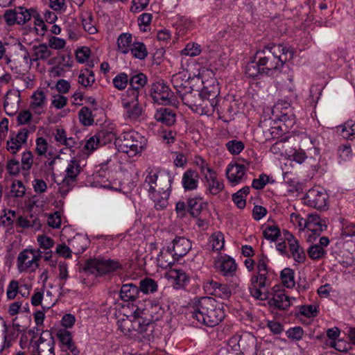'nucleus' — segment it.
<instances>
[{
  "mask_svg": "<svg viewBox=\"0 0 355 355\" xmlns=\"http://www.w3.org/2000/svg\"><path fill=\"white\" fill-rule=\"evenodd\" d=\"M293 51L282 44H274L259 50L255 53V58L261 64L265 75L275 76L280 73L284 64L293 59Z\"/></svg>",
  "mask_w": 355,
  "mask_h": 355,
  "instance_id": "obj_1",
  "label": "nucleus"
},
{
  "mask_svg": "<svg viewBox=\"0 0 355 355\" xmlns=\"http://www.w3.org/2000/svg\"><path fill=\"white\" fill-rule=\"evenodd\" d=\"M89 55L90 49L87 46L78 49L76 52V58L79 63L85 62V61L89 58Z\"/></svg>",
  "mask_w": 355,
  "mask_h": 355,
  "instance_id": "obj_64",
  "label": "nucleus"
},
{
  "mask_svg": "<svg viewBox=\"0 0 355 355\" xmlns=\"http://www.w3.org/2000/svg\"><path fill=\"white\" fill-rule=\"evenodd\" d=\"M132 42L131 34L127 33L121 34L117 40L119 50L124 54L128 53L131 48L130 46L132 45Z\"/></svg>",
  "mask_w": 355,
  "mask_h": 355,
  "instance_id": "obj_36",
  "label": "nucleus"
},
{
  "mask_svg": "<svg viewBox=\"0 0 355 355\" xmlns=\"http://www.w3.org/2000/svg\"><path fill=\"white\" fill-rule=\"evenodd\" d=\"M119 262L113 259L96 258L86 261L84 270L96 276H102L121 268Z\"/></svg>",
  "mask_w": 355,
  "mask_h": 355,
  "instance_id": "obj_5",
  "label": "nucleus"
},
{
  "mask_svg": "<svg viewBox=\"0 0 355 355\" xmlns=\"http://www.w3.org/2000/svg\"><path fill=\"white\" fill-rule=\"evenodd\" d=\"M191 248V243L189 239L184 236H176L172 241V247H168V251L172 253L173 256L182 257Z\"/></svg>",
  "mask_w": 355,
  "mask_h": 355,
  "instance_id": "obj_14",
  "label": "nucleus"
},
{
  "mask_svg": "<svg viewBox=\"0 0 355 355\" xmlns=\"http://www.w3.org/2000/svg\"><path fill=\"white\" fill-rule=\"evenodd\" d=\"M37 351L39 355H55L53 338L51 337V340L44 345H37Z\"/></svg>",
  "mask_w": 355,
  "mask_h": 355,
  "instance_id": "obj_51",
  "label": "nucleus"
},
{
  "mask_svg": "<svg viewBox=\"0 0 355 355\" xmlns=\"http://www.w3.org/2000/svg\"><path fill=\"white\" fill-rule=\"evenodd\" d=\"M201 52L200 46L195 42L189 43L186 47L182 51V54L194 57L198 55Z\"/></svg>",
  "mask_w": 355,
  "mask_h": 355,
  "instance_id": "obj_54",
  "label": "nucleus"
},
{
  "mask_svg": "<svg viewBox=\"0 0 355 355\" xmlns=\"http://www.w3.org/2000/svg\"><path fill=\"white\" fill-rule=\"evenodd\" d=\"M82 24L83 28L89 34H94L97 32L96 28L92 24L93 17L90 14H87V16L82 15Z\"/></svg>",
  "mask_w": 355,
  "mask_h": 355,
  "instance_id": "obj_55",
  "label": "nucleus"
},
{
  "mask_svg": "<svg viewBox=\"0 0 355 355\" xmlns=\"http://www.w3.org/2000/svg\"><path fill=\"white\" fill-rule=\"evenodd\" d=\"M249 162L230 163L226 170V175L230 182L238 184L250 168Z\"/></svg>",
  "mask_w": 355,
  "mask_h": 355,
  "instance_id": "obj_13",
  "label": "nucleus"
},
{
  "mask_svg": "<svg viewBox=\"0 0 355 355\" xmlns=\"http://www.w3.org/2000/svg\"><path fill=\"white\" fill-rule=\"evenodd\" d=\"M171 276L174 279L177 288H182L189 282V276L182 269H173Z\"/></svg>",
  "mask_w": 355,
  "mask_h": 355,
  "instance_id": "obj_34",
  "label": "nucleus"
},
{
  "mask_svg": "<svg viewBox=\"0 0 355 355\" xmlns=\"http://www.w3.org/2000/svg\"><path fill=\"white\" fill-rule=\"evenodd\" d=\"M307 253L311 259L315 260L322 258L325 255L326 251L321 245L314 244L308 248Z\"/></svg>",
  "mask_w": 355,
  "mask_h": 355,
  "instance_id": "obj_46",
  "label": "nucleus"
},
{
  "mask_svg": "<svg viewBox=\"0 0 355 355\" xmlns=\"http://www.w3.org/2000/svg\"><path fill=\"white\" fill-rule=\"evenodd\" d=\"M94 81V73L91 70L85 69L84 71H81L78 76V83L84 87L91 85Z\"/></svg>",
  "mask_w": 355,
  "mask_h": 355,
  "instance_id": "obj_43",
  "label": "nucleus"
},
{
  "mask_svg": "<svg viewBox=\"0 0 355 355\" xmlns=\"http://www.w3.org/2000/svg\"><path fill=\"white\" fill-rule=\"evenodd\" d=\"M148 312H150V315L151 318H149L155 324V321L159 320L162 318L164 313V309L161 307V306L158 304H152L151 305V311Z\"/></svg>",
  "mask_w": 355,
  "mask_h": 355,
  "instance_id": "obj_59",
  "label": "nucleus"
},
{
  "mask_svg": "<svg viewBox=\"0 0 355 355\" xmlns=\"http://www.w3.org/2000/svg\"><path fill=\"white\" fill-rule=\"evenodd\" d=\"M171 83L176 89V92L181 95V93H184L188 90L189 83L188 80H185L181 73H177L172 76Z\"/></svg>",
  "mask_w": 355,
  "mask_h": 355,
  "instance_id": "obj_35",
  "label": "nucleus"
},
{
  "mask_svg": "<svg viewBox=\"0 0 355 355\" xmlns=\"http://www.w3.org/2000/svg\"><path fill=\"white\" fill-rule=\"evenodd\" d=\"M6 168L10 175H17L20 171V163L15 159H11L8 161Z\"/></svg>",
  "mask_w": 355,
  "mask_h": 355,
  "instance_id": "obj_63",
  "label": "nucleus"
},
{
  "mask_svg": "<svg viewBox=\"0 0 355 355\" xmlns=\"http://www.w3.org/2000/svg\"><path fill=\"white\" fill-rule=\"evenodd\" d=\"M288 245L293 259L299 263H304L306 259V254L298 241H293V243H291Z\"/></svg>",
  "mask_w": 355,
  "mask_h": 355,
  "instance_id": "obj_33",
  "label": "nucleus"
},
{
  "mask_svg": "<svg viewBox=\"0 0 355 355\" xmlns=\"http://www.w3.org/2000/svg\"><path fill=\"white\" fill-rule=\"evenodd\" d=\"M123 107L125 110V116L130 121L139 120L144 110L139 103V96L133 94V96H127L122 98Z\"/></svg>",
  "mask_w": 355,
  "mask_h": 355,
  "instance_id": "obj_11",
  "label": "nucleus"
},
{
  "mask_svg": "<svg viewBox=\"0 0 355 355\" xmlns=\"http://www.w3.org/2000/svg\"><path fill=\"white\" fill-rule=\"evenodd\" d=\"M139 288L130 283L122 285L120 292L119 297L124 302H133L139 297Z\"/></svg>",
  "mask_w": 355,
  "mask_h": 355,
  "instance_id": "obj_21",
  "label": "nucleus"
},
{
  "mask_svg": "<svg viewBox=\"0 0 355 355\" xmlns=\"http://www.w3.org/2000/svg\"><path fill=\"white\" fill-rule=\"evenodd\" d=\"M268 277L264 274L253 275L251 277L249 286L250 295L257 300H266L270 295Z\"/></svg>",
  "mask_w": 355,
  "mask_h": 355,
  "instance_id": "obj_6",
  "label": "nucleus"
},
{
  "mask_svg": "<svg viewBox=\"0 0 355 355\" xmlns=\"http://www.w3.org/2000/svg\"><path fill=\"white\" fill-rule=\"evenodd\" d=\"M147 314L146 310L137 308L132 319L126 316L117 321L118 328L125 336H137L148 341L153 340L156 324L147 318Z\"/></svg>",
  "mask_w": 355,
  "mask_h": 355,
  "instance_id": "obj_3",
  "label": "nucleus"
},
{
  "mask_svg": "<svg viewBox=\"0 0 355 355\" xmlns=\"http://www.w3.org/2000/svg\"><path fill=\"white\" fill-rule=\"evenodd\" d=\"M204 178L205 179V186L209 193L217 195L223 190L224 184L223 182L218 178L215 171L207 174Z\"/></svg>",
  "mask_w": 355,
  "mask_h": 355,
  "instance_id": "obj_18",
  "label": "nucleus"
},
{
  "mask_svg": "<svg viewBox=\"0 0 355 355\" xmlns=\"http://www.w3.org/2000/svg\"><path fill=\"white\" fill-rule=\"evenodd\" d=\"M269 182V177L266 174H261L257 179H254L252 183V188L257 190H261L264 188Z\"/></svg>",
  "mask_w": 355,
  "mask_h": 355,
  "instance_id": "obj_60",
  "label": "nucleus"
},
{
  "mask_svg": "<svg viewBox=\"0 0 355 355\" xmlns=\"http://www.w3.org/2000/svg\"><path fill=\"white\" fill-rule=\"evenodd\" d=\"M217 267L224 276L232 277L236 270V263L235 261L230 257H223L220 261L217 263Z\"/></svg>",
  "mask_w": 355,
  "mask_h": 355,
  "instance_id": "obj_24",
  "label": "nucleus"
},
{
  "mask_svg": "<svg viewBox=\"0 0 355 355\" xmlns=\"http://www.w3.org/2000/svg\"><path fill=\"white\" fill-rule=\"evenodd\" d=\"M25 187L20 180H15L12 183L11 192L17 198L23 197L25 194Z\"/></svg>",
  "mask_w": 355,
  "mask_h": 355,
  "instance_id": "obj_57",
  "label": "nucleus"
},
{
  "mask_svg": "<svg viewBox=\"0 0 355 355\" xmlns=\"http://www.w3.org/2000/svg\"><path fill=\"white\" fill-rule=\"evenodd\" d=\"M256 338L250 333H244L239 336L238 346L242 351H248L256 346Z\"/></svg>",
  "mask_w": 355,
  "mask_h": 355,
  "instance_id": "obj_32",
  "label": "nucleus"
},
{
  "mask_svg": "<svg viewBox=\"0 0 355 355\" xmlns=\"http://www.w3.org/2000/svg\"><path fill=\"white\" fill-rule=\"evenodd\" d=\"M141 140L137 132H125L116 139L114 144L119 151L133 157L142 151L144 145Z\"/></svg>",
  "mask_w": 355,
  "mask_h": 355,
  "instance_id": "obj_4",
  "label": "nucleus"
},
{
  "mask_svg": "<svg viewBox=\"0 0 355 355\" xmlns=\"http://www.w3.org/2000/svg\"><path fill=\"white\" fill-rule=\"evenodd\" d=\"M244 73L248 77L252 78H259L260 76L265 75V72L261 64L258 62V60L255 58V55L253 57V60H250L246 64Z\"/></svg>",
  "mask_w": 355,
  "mask_h": 355,
  "instance_id": "obj_29",
  "label": "nucleus"
},
{
  "mask_svg": "<svg viewBox=\"0 0 355 355\" xmlns=\"http://www.w3.org/2000/svg\"><path fill=\"white\" fill-rule=\"evenodd\" d=\"M146 82L147 78L142 73L132 76L129 79L130 87L126 91L127 96H133V93L134 95L139 96V89L146 84Z\"/></svg>",
  "mask_w": 355,
  "mask_h": 355,
  "instance_id": "obj_20",
  "label": "nucleus"
},
{
  "mask_svg": "<svg viewBox=\"0 0 355 355\" xmlns=\"http://www.w3.org/2000/svg\"><path fill=\"white\" fill-rule=\"evenodd\" d=\"M205 292L211 295H214L223 300H227L232 295L230 287L225 284H221L214 279H208L203 284Z\"/></svg>",
  "mask_w": 355,
  "mask_h": 355,
  "instance_id": "obj_12",
  "label": "nucleus"
},
{
  "mask_svg": "<svg viewBox=\"0 0 355 355\" xmlns=\"http://www.w3.org/2000/svg\"><path fill=\"white\" fill-rule=\"evenodd\" d=\"M157 174L153 173L152 171L149 172L146 176L144 187L146 188L148 194L157 191L155 187L157 185Z\"/></svg>",
  "mask_w": 355,
  "mask_h": 355,
  "instance_id": "obj_45",
  "label": "nucleus"
},
{
  "mask_svg": "<svg viewBox=\"0 0 355 355\" xmlns=\"http://www.w3.org/2000/svg\"><path fill=\"white\" fill-rule=\"evenodd\" d=\"M196 164L199 167L200 173L203 176L209 174L214 171L209 166V164L202 157H198L196 159Z\"/></svg>",
  "mask_w": 355,
  "mask_h": 355,
  "instance_id": "obj_61",
  "label": "nucleus"
},
{
  "mask_svg": "<svg viewBox=\"0 0 355 355\" xmlns=\"http://www.w3.org/2000/svg\"><path fill=\"white\" fill-rule=\"evenodd\" d=\"M353 236H355V224L346 223L343 225L340 238L347 239Z\"/></svg>",
  "mask_w": 355,
  "mask_h": 355,
  "instance_id": "obj_56",
  "label": "nucleus"
},
{
  "mask_svg": "<svg viewBox=\"0 0 355 355\" xmlns=\"http://www.w3.org/2000/svg\"><path fill=\"white\" fill-rule=\"evenodd\" d=\"M81 172V166L80 161L75 159H71L65 170L66 175L64 179L73 182L74 183L77 181V177Z\"/></svg>",
  "mask_w": 355,
  "mask_h": 355,
  "instance_id": "obj_28",
  "label": "nucleus"
},
{
  "mask_svg": "<svg viewBox=\"0 0 355 355\" xmlns=\"http://www.w3.org/2000/svg\"><path fill=\"white\" fill-rule=\"evenodd\" d=\"M33 54L31 59V63L38 60H46L51 56L52 51L46 44H40L33 46Z\"/></svg>",
  "mask_w": 355,
  "mask_h": 355,
  "instance_id": "obj_27",
  "label": "nucleus"
},
{
  "mask_svg": "<svg viewBox=\"0 0 355 355\" xmlns=\"http://www.w3.org/2000/svg\"><path fill=\"white\" fill-rule=\"evenodd\" d=\"M328 198V194L324 189L313 187L306 192L304 203L318 210H324L327 208Z\"/></svg>",
  "mask_w": 355,
  "mask_h": 355,
  "instance_id": "obj_8",
  "label": "nucleus"
},
{
  "mask_svg": "<svg viewBox=\"0 0 355 355\" xmlns=\"http://www.w3.org/2000/svg\"><path fill=\"white\" fill-rule=\"evenodd\" d=\"M139 292L144 294L153 293L157 291V282L151 278L146 277L139 283Z\"/></svg>",
  "mask_w": 355,
  "mask_h": 355,
  "instance_id": "obj_37",
  "label": "nucleus"
},
{
  "mask_svg": "<svg viewBox=\"0 0 355 355\" xmlns=\"http://www.w3.org/2000/svg\"><path fill=\"white\" fill-rule=\"evenodd\" d=\"M97 143L101 146L111 143L113 140H116V134L110 128H103L95 134Z\"/></svg>",
  "mask_w": 355,
  "mask_h": 355,
  "instance_id": "obj_31",
  "label": "nucleus"
},
{
  "mask_svg": "<svg viewBox=\"0 0 355 355\" xmlns=\"http://www.w3.org/2000/svg\"><path fill=\"white\" fill-rule=\"evenodd\" d=\"M46 96L44 92L42 91H37L32 95V102L30 107L32 110H35L39 107H42L44 105Z\"/></svg>",
  "mask_w": 355,
  "mask_h": 355,
  "instance_id": "obj_49",
  "label": "nucleus"
},
{
  "mask_svg": "<svg viewBox=\"0 0 355 355\" xmlns=\"http://www.w3.org/2000/svg\"><path fill=\"white\" fill-rule=\"evenodd\" d=\"M78 116L80 121L85 126L92 125L94 122L92 112L87 107H83L80 110Z\"/></svg>",
  "mask_w": 355,
  "mask_h": 355,
  "instance_id": "obj_39",
  "label": "nucleus"
},
{
  "mask_svg": "<svg viewBox=\"0 0 355 355\" xmlns=\"http://www.w3.org/2000/svg\"><path fill=\"white\" fill-rule=\"evenodd\" d=\"M155 119L167 126H171L175 122V113L168 108H160L156 111Z\"/></svg>",
  "mask_w": 355,
  "mask_h": 355,
  "instance_id": "obj_25",
  "label": "nucleus"
},
{
  "mask_svg": "<svg viewBox=\"0 0 355 355\" xmlns=\"http://www.w3.org/2000/svg\"><path fill=\"white\" fill-rule=\"evenodd\" d=\"M304 227L312 232L315 236H320V233L327 228V225L322 223L317 215H310L308 220H304Z\"/></svg>",
  "mask_w": 355,
  "mask_h": 355,
  "instance_id": "obj_23",
  "label": "nucleus"
},
{
  "mask_svg": "<svg viewBox=\"0 0 355 355\" xmlns=\"http://www.w3.org/2000/svg\"><path fill=\"white\" fill-rule=\"evenodd\" d=\"M198 173L194 170L188 169L182 175V184L186 191H193L198 188Z\"/></svg>",
  "mask_w": 355,
  "mask_h": 355,
  "instance_id": "obj_22",
  "label": "nucleus"
},
{
  "mask_svg": "<svg viewBox=\"0 0 355 355\" xmlns=\"http://www.w3.org/2000/svg\"><path fill=\"white\" fill-rule=\"evenodd\" d=\"M264 238L271 241H275L280 236V230L277 225H268L263 232Z\"/></svg>",
  "mask_w": 355,
  "mask_h": 355,
  "instance_id": "obj_47",
  "label": "nucleus"
},
{
  "mask_svg": "<svg viewBox=\"0 0 355 355\" xmlns=\"http://www.w3.org/2000/svg\"><path fill=\"white\" fill-rule=\"evenodd\" d=\"M280 279L283 286L288 288H291L295 286L294 271L289 268H285L281 271Z\"/></svg>",
  "mask_w": 355,
  "mask_h": 355,
  "instance_id": "obj_38",
  "label": "nucleus"
},
{
  "mask_svg": "<svg viewBox=\"0 0 355 355\" xmlns=\"http://www.w3.org/2000/svg\"><path fill=\"white\" fill-rule=\"evenodd\" d=\"M226 148L232 155H238L244 149V144L241 141L231 140L226 144Z\"/></svg>",
  "mask_w": 355,
  "mask_h": 355,
  "instance_id": "obj_50",
  "label": "nucleus"
},
{
  "mask_svg": "<svg viewBox=\"0 0 355 355\" xmlns=\"http://www.w3.org/2000/svg\"><path fill=\"white\" fill-rule=\"evenodd\" d=\"M273 296L270 300V304L279 310H286L291 306V298L284 291H280V286L272 288Z\"/></svg>",
  "mask_w": 355,
  "mask_h": 355,
  "instance_id": "obj_16",
  "label": "nucleus"
},
{
  "mask_svg": "<svg viewBox=\"0 0 355 355\" xmlns=\"http://www.w3.org/2000/svg\"><path fill=\"white\" fill-rule=\"evenodd\" d=\"M164 180L166 182L165 187L160 188L159 190L148 194L155 203V208L157 210L164 209L168 205L173 178L169 174H167Z\"/></svg>",
  "mask_w": 355,
  "mask_h": 355,
  "instance_id": "obj_10",
  "label": "nucleus"
},
{
  "mask_svg": "<svg viewBox=\"0 0 355 355\" xmlns=\"http://www.w3.org/2000/svg\"><path fill=\"white\" fill-rule=\"evenodd\" d=\"M19 284L16 280H12L10 282L7 288V298L8 300H13L18 293Z\"/></svg>",
  "mask_w": 355,
  "mask_h": 355,
  "instance_id": "obj_62",
  "label": "nucleus"
},
{
  "mask_svg": "<svg viewBox=\"0 0 355 355\" xmlns=\"http://www.w3.org/2000/svg\"><path fill=\"white\" fill-rule=\"evenodd\" d=\"M32 9H26L24 7H18L17 11V24H24L31 19Z\"/></svg>",
  "mask_w": 355,
  "mask_h": 355,
  "instance_id": "obj_44",
  "label": "nucleus"
},
{
  "mask_svg": "<svg viewBox=\"0 0 355 355\" xmlns=\"http://www.w3.org/2000/svg\"><path fill=\"white\" fill-rule=\"evenodd\" d=\"M112 82L114 86L116 89H118L119 90H123L126 87L129 82V78L126 73H120L116 77L114 78Z\"/></svg>",
  "mask_w": 355,
  "mask_h": 355,
  "instance_id": "obj_52",
  "label": "nucleus"
},
{
  "mask_svg": "<svg viewBox=\"0 0 355 355\" xmlns=\"http://www.w3.org/2000/svg\"><path fill=\"white\" fill-rule=\"evenodd\" d=\"M19 101V94L15 92L8 91L3 103L4 110L8 115L12 116L16 112L15 103Z\"/></svg>",
  "mask_w": 355,
  "mask_h": 355,
  "instance_id": "obj_30",
  "label": "nucleus"
},
{
  "mask_svg": "<svg viewBox=\"0 0 355 355\" xmlns=\"http://www.w3.org/2000/svg\"><path fill=\"white\" fill-rule=\"evenodd\" d=\"M150 94L154 102L159 105H172L175 103L173 92L164 83L157 82L152 84Z\"/></svg>",
  "mask_w": 355,
  "mask_h": 355,
  "instance_id": "obj_7",
  "label": "nucleus"
},
{
  "mask_svg": "<svg viewBox=\"0 0 355 355\" xmlns=\"http://www.w3.org/2000/svg\"><path fill=\"white\" fill-rule=\"evenodd\" d=\"M202 209V203L198 198H190L187 201V211L193 217H197Z\"/></svg>",
  "mask_w": 355,
  "mask_h": 355,
  "instance_id": "obj_40",
  "label": "nucleus"
},
{
  "mask_svg": "<svg viewBox=\"0 0 355 355\" xmlns=\"http://www.w3.org/2000/svg\"><path fill=\"white\" fill-rule=\"evenodd\" d=\"M33 162V156L31 151L24 152L21 157V168L24 171L31 169Z\"/></svg>",
  "mask_w": 355,
  "mask_h": 355,
  "instance_id": "obj_58",
  "label": "nucleus"
},
{
  "mask_svg": "<svg viewBox=\"0 0 355 355\" xmlns=\"http://www.w3.org/2000/svg\"><path fill=\"white\" fill-rule=\"evenodd\" d=\"M130 50L133 57L139 60L144 59L148 55L146 46L141 42H134Z\"/></svg>",
  "mask_w": 355,
  "mask_h": 355,
  "instance_id": "obj_41",
  "label": "nucleus"
},
{
  "mask_svg": "<svg viewBox=\"0 0 355 355\" xmlns=\"http://www.w3.org/2000/svg\"><path fill=\"white\" fill-rule=\"evenodd\" d=\"M339 128H341L343 137L346 139H352L355 135V121L353 120H348Z\"/></svg>",
  "mask_w": 355,
  "mask_h": 355,
  "instance_id": "obj_42",
  "label": "nucleus"
},
{
  "mask_svg": "<svg viewBox=\"0 0 355 355\" xmlns=\"http://www.w3.org/2000/svg\"><path fill=\"white\" fill-rule=\"evenodd\" d=\"M191 308L192 317L207 327H215L225 318L223 304L211 297L194 298Z\"/></svg>",
  "mask_w": 355,
  "mask_h": 355,
  "instance_id": "obj_2",
  "label": "nucleus"
},
{
  "mask_svg": "<svg viewBox=\"0 0 355 355\" xmlns=\"http://www.w3.org/2000/svg\"><path fill=\"white\" fill-rule=\"evenodd\" d=\"M202 93H200L198 90H194L191 87H189L188 90L184 93H181L180 97L184 105H187L192 110H199L202 101Z\"/></svg>",
  "mask_w": 355,
  "mask_h": 355,
  "instance_id": "obj_15",
  "label": "nucleus"
},
{
  "mask_svg": "<svg viewBox=\"0 0 355 355\" xmlns=\"http://www.w3.org/2000/svg\"><path fill=\"white\" fill-rule=\"evenodd\" d=\"M211 246L213 250L220 251L224 247V236L222 233L218 232L211 235Z\"/></svg>",
  "mask_w": 355,
  "mask_h": 355,
  "instance_id": "obj_53",
  "label": "nucleus"
},
{
  "mask_svg": "<svg viewBox=\"0 0 355 355\" xmlns=\"http://www.w3.org/2000/svg\"><path fill=\"white\" fill-rule=\"evenodd\" d=\"M89 245L87 238L83 235L78 234L69 240V245L72 248L73 252L76 254L83 253Z\"/></svg>",
  "mask_w": 355,
  "mask_h": 355,
  "instance_id": "obj_26",
  "label": "nucleus"
},
{
  "mask_svg": "<svg viewBox=\"0 0 355 355\" xmlns=\"http://www.w3.org/2000/svg\"><path fill=\"white\" fill-rule=\"evenodd\" d=\"M57 336L62 345L64 350H69L73 355H78L80 351L73 341L72 336L70 331L66 329H60L57 332Z\"/></svg>",
  "mask_w": 355,
  "mask_h": 355,
  "instance_id": "obj_19",
  "label": "nucleus"
},
{
  "mask_svg": "<svg viewBox=\"0 0 355 355\" xmlns=\"http://www.w3.org/2000/svg\"><path fill=\"white\" fill-rule=\"evenodd\" d=\"M41 258V252L35 253L34 250L25 249L21 251L17 257V269L19 272L25 271L29 268L35 270L39 266L38 261Z\"/></svg>",
  "mask_w": 355,
  "mask_h": 355,
  "instance_id": "obj_9",
  "label": "nucleus"
},
{
  "mask_svg": "<svg viewBox=\"0 0 355 355\" xmlns=\"http://www.w3.org/2000/svg\"><path fill=\"white\" fill-rule=\"evenodd\" d=\"M217 94H211L210 92L207 93L205 92L202 96V101L199 105V110H201V114L206 115L212 114L217 109L218 99Z\"/></svg>",
  "mask_w": 355,
  "mask_h": 355,
  "instance_id": "obj_17",
  "label": "nucleus"
},
{
  "mask_svg": "<svg viewBox=\"0 0 355 355\" xmlns=\"http://www.w3.org/2000/svg\"><path fill=\"white\" fill-rule=\"evenodd\" d=\"M339 162L349 161L352 157V150L349 144L340 146L338 148Z\"/></svg>",
  "mask_w": 355,
  "mask_h": 355,
  "instance_id": "obj_48",
  "label": "nucleus"
}]
</instances>
